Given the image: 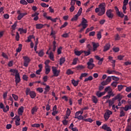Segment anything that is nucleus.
<instances>
[{
    "instance_id": "nucleus-1",
    "label": "nucleus",
    "mask_w": 131,
    "mask_h": 131,
    "mask_svg": "<svg viewBox=\"0 0 131 131\" xmlns=\"http://www.w3.org/2000/svg\"><path fill=\"white\" fill-rule=\"evenodd\" d=\"M88 20L84 17L82 18L81 23L78 26V27H80V26H82V28L79 31L80 33H81L83 31H84V29L88 27Z\"/></svg>"
},
{
    "instance_id": "nucleus-2",
    "label": "nucleus",
    "mask_w": 131,
    "mask_h": 131,
    "mask_svg": "<svg viewBox=\"0 0 131 131\" xmlns=\"http://www.w3.org/2000/svg\"><path fill=\"white\" fill-rule=\"evenodd\" d=\"M121 99H122V95L120 94H118L114 98H113L112 100H108V107H111V106L114 104V101H116V100L121 101Z\"/></svg>"
},
{
    "instance_id": "nucleus-3",
    "label": "nucleus",
    "mask_w": 131,
    "mask_h": 131,
    "mask_svg": "<svg viewBox=\"0 0 131 131\" xmlns=\"http://www.w3.org/2000/svg\"><path fill=\"white\" fill-rule=\"evenodd\" d=\"M99 12L98 13V16H103L104 14H105V12L106 10L105 9V3H102L99 5Z\"/></svg>"
},
{
    "instance_id": "nucleus-4",
    "label": "nucleus",
    "mask_w": 131,
    "mask_h": 131,
    "mask_svg": "<svg viewBox=\"0 0 131 131\" xmlns=\"http://www.w3.org/2000/svg\"><path fill=\"white\" fill-rule=\"evenodd\" d=\"M26 94L27 96L30 95L31 99H34V98L36 97V94L35 93V92L34 91H30V89L29 88H27L26 90Z\"/></svg>"
},
{
    "instance_id": "nucleus-5",
    "label": "nucleus",
    "mask_w": 131,
    "mask_h": 131,
    "mask_svg": "<svg viewBox=\"0 0 131 131\" xmlns=\"http://www.w3.org/2000/svg\"><path fill=\"white\" fill-rule=\"evenodd\" d=\"M81 13H82V8L80 7L79 9L77 14H76L72 19L71 21H77L78 20V16H80L81 15Z\"/></svg>"
},
{
    "instance_id": "nucleus-6",
    "label": "nucleus",
    "mask_w": 131,
    "mask_h": 131,
    "mask_svg": "<svg viewBox=\"0 0 131 131\" xmlns=\"http://www.w3.org/2000/svg\"><path fill=\"white\" fill-rule=\"evenodd\" d=\"M93 63H94V59L90 58L89 61L87 63L88 69L92 70V69L95 67V64Z\"/></svg>"
},
{
    "instance_id": "nucleus-7",
    "label": "nucleus",
    "mask_w": 131,
    "mask_h": 131,
    "mask_svg": "<svg viewBox=\"0 0 131 131\" xmlns=\"http://www.w3.org/2000/svg\"><path fill=\"white\" fill-rule=\"evenodd\" d=\"M52 69L53 73V76H55L56 77L59 76V75H60V71L57 70V67H52Z\"/></svg>"
},
{
    "instance_id": "nucleus-8",
    "label": "nucleus",
    "mask_w": 131,
    "mask_h": 131,
    "mask_svg": "<svg viewBox=\"0 0 131 131\" xmlns=\"http://www.w3.org/2000/svg\"><path fill=\"white\" fill-rule=\"evenodd\" d=\"M23 59L24 60V66L25 67H28V64H29V62H30L31 60L28 56H24Z\"/></svg>"
},
{
    "instance_id": "nucleus-9",
    "label": "nucleus",
    "mask_w": 131,
    "mask_h": 131,
    "mask_svg": "<svg viewBox=\"0 0 131 131\" xmlns=\"http://www.w3.org/2000/svg\"><path fill=\"white\" fill-rule=\"evenodd\" d=\"M112 12H113V10L111 9H109L108 10H107L106 12V15L108 18H110V19H112L113 17H114V15L113 13H112Z\"/></svg>"
},
{
    "instance_id": "nucleus-10",
    "label": "nucleus",
    "mask_w": 131,
    "mask_h": 131,
    "mask_svg": "<svg viewBox=\"0 0 131 131\" xmlns=\"http://www.w3.org/2000/svg\"><path fill=\"white\" fill-rule=\"evenodd\" d=\"M93 47V51L95 52V51H97V48L98 47H100V45H99V43H95L94 42H92Z\"/></svg>"
},
{
    "instance_id": "nucleus-11",
    "label": "nucleus",
    "mask_w": 131,
    "mask_h": 131,
    "mask_svg": "<svg viewBox=\"0 0 131 131\" xmlns=\"http://www.w3.org/2000/svg\"><path fill=\"white\" fill-rule=\"evenodd\" d=\"M38 15H39V13L37 12H35V13L32 14V17H35L33 19L34 21H37V20H38Z\"/></svg>"
},
{
    "instance_id": "nucleus-12",
    "label": "nucleus",
    "mask_w": 131,
    "mask_h": 131,
    "mask_svg": "<svg viewBox=\"0 0 131 131\" xmlns=\"http://www.w3.org/2000/svg\"><path fill=\"white\" fill-rule=\"evenodd\" d=\"M17 112L18 115H23V112H24V107L21 106L20 108H18Z\"/></svg>"
},
{
    "instance_id": "nucleus-13",
    "label": "nucleus",
    "mask_w": 131,
    "mask_h": 131,
    "mask_svg": "<svg viewBox=\"0 0 131 131\" xmlns=\"http://www.w3.org/2000/svg\"><path fill=\"white\" fill-rule=\"evenodd\" d=\"M15 82H20L21 81V79L20 78V74H16L15 75Z\"/></svg>"
},
{
    "instance_id": "nucleus-14",
    "label": "nucleus",
    "mask_w": 131,
    "mask_h": 131,
    "mask_svg": "<svg viewBox=\"0 0 131 131\" xmlns=\"http://www.w3.org/2000/svg\"><path fill=\"white\" fill-rule=\"evenodd\" d=\"M45 91L44 92L43 94L45 95H47L49 92H50V90H51V88L49 85H47L46 87L45 88Z\"/></svg>"
},
{
    "instance_id": "nucleus-15",
    "label": "nucleus",
    "mask_w": 131,
    "mask_h": 131,
    "mask_svg": "<svg viewBox=\"0 0 131 131\" xmlns=\"http://www.w3.org/2000/svg\"><path fill=\"white\" fill-rule=\"evenodd\" d=\"M110 47L111 45L109 43H106L105 46L104 47L103 52H107L109 49H110Z\"/></svg>"
},
{
    "instance_id": "nucleus-16",
    "label": "nucleus",
    "mask_w": 131,
    "mask_h": 131,
    "mask_svg": "<svg viewBox=\"0 0 131 131\" xmlns=\"http://www.w3.org/2000/svg\"><path fill=\"white\" fill-rule=\"evenodd\" d=\"M27 13H19L17 17V20H21V18L24 17V16H26Z\"/></svg>"
},
{
    "instance_id": "nucleus-17",
    "label": "nucleus",
    "mask_w": 131,
    "mask_h": 131,
    "mask_svg": "<svg viewBox=\"0 0 131 131\" xmlns=\"http://www.w3.org/2000/svg\"><path fill=\"white\" fill-rule=\"evenodd\" d=\"M45 73L46 74H49V72H51V68H50V66H47L45 67Z\"/></svg>"
},
{
    "instance_id": "nucleus-18",
    "label": "nucleus",
    "mask_w": 131,
    "mask_h": 131,
    "mask_svg": "<svg viewBox=\"0 0 131 131\" xmlns=\"http://www.w3.org/2000/svg\"><path fill=\"white\" fill-rule=\"evenodd\" d=\"M36 54H38L39 57H43V55H45V52H43V50H40L39 52L36 53Z\"/></svg>"
},
{
    "instance_id": "nucleus-19",
    "label": "nucleus",
    "mask_w": 131,
    "mask_h": 131,
    "mask_svg": "<svg viewBox=\"0 0 131 131\" xmlns=\"http://www.w3.org/2000/svg\"><path fill=\"white\" fill-rule=\"evenodd\" d=\"M78 82H79L78 80L75 81L74 79L72 80V83L74 86H77V85H78Z\"/></svg>"
},
{
    "instance_id": "nucleus-20",
    "label": "nucleus",
    "mask_w": 131,
    "mask_h": 131,
    "mask_svg": "<svg viewBox=\"0 0 131 131\" xmlns=\"http://www.w3.org/2000/svg\"><path fill=\"white\" fill-rule=\"evenodd\" d=\"M43 27V25L41 24H37L36 25V29H41Z\"/></svg>"
},
{
    "instance_id": "nucleus-21",
    "label": "nucleus",
    "mask_w": 131,
    "mask_h": 131,
    "mask_svg": "<svg viewBox=\"0 0 131 131\" xmlns=\"http://www.w3.org/2000/svg\"><path fill=\"white\" fill-rule=\"evenodd\" d=\"M38 110V108H37L36 106L33 107V108L31 110V113L32 115H34V112H37Z\"/></svg>"
},
{
    "instance_id": "nucleus-22",
    "label": "nucleus",
    "mask_w": 131,
    "mask_h": 131,
    "mask_svg": "<svg viewBox=\"0 0 131 131\" xmlns=\"http://www.w3.org/2000/svg\"><path fill=\"white\" fill-rule=\"evenodd\" d=\"M92 101L93 103H95V104H97L98 103V98L95 96H92Z\"/></svg>"
},
{
    "instance_id": "nucleus-23",
    "label": "nucleus",
    "mask_w": 131,
    "mask_h": 131,
    "mask_svg": "<svg viewBox=\"0 0 131 131\" xmlns=\"http://www.w3.org/2000/svg\"><path fill=\"white\" fill-rule=\"evenodd\" d=\"M65 62V57H61L60 58L59 64L62 66Z\"/></svg>"
},
{
    "instance_id": "nucleus-24",
    "label": "nucleus",
    "mask_w": 131,
    "mask_h": 131,
    "mask_svg": "<svg viewBox=\"0 0 131 131\" xmlns=\"http://www.w3.org/2000/svg\"><path fill=\"white\" fill-rule=\"evenodd\" d=\"M22 50V44L18 45V48L16 50L17 53H20Z\"/></svg>"
},
{
    "instance_id": "nucleus-25",
    "label": "nucleus",
    "mask_w": 131,
    "mask_h": 131,
    "mask_svg": "<svg viewBox=\"0 0 131 131\" xmlns=\"http://www.w3.org/2000/svg\"><path fill=\"white\" fill-rule=\"evenodd\" d=\"M49 58L50 60H52V61H54L55 60L54 59V53H53L52 52H51L49 54Z\"/></svg>"
},
{
    "instance_id": "nucleus-26",
    "label": "nucleus",
    "mask_w": 131,
    "mask_h": 131,
    "mask_svg": "<svg viewBox=\"0 0 131 131\" xmlns=\"http://www.w3.org/2000/svg\"><path fill=\"white\" fill-rule=\"evenodd\" d=\"M83 51H75V54L76 56H80L82 54Z\"/></svg>"
},
{
    "instance_id": "nucleus-27",
    "label": "nucleus",
    "mask_w": 131,
    "mask_h": 131,
    "mask_svg": "<svg viewBox=\"0 0 131 131\" xmlns=\"http://www.w3.org/2000/svg\"><path fill=\"white\" fill-rule=\"evenodd\" d=\"M93 78L92 76H90L88 78H85L84 80V81L85 82H86V81H91V80H93Z\"/></svg>"
},
{
    "instance_id": "nucleus-28",
    "label": "nucleus",
    "mask_w": 131,
    "mask_h": 131,
    "mask_svg": "<svg viewBox=\"0 0 131 131\" xmlns=\"http://www.w3.org/2000/svg\"><path fill=\"white\" fill-rule=\"evenodd\" d=\"M124 86H126L125 85H118V90L119 91V92H121V91L122 90V89H123V88H124Z\"/></svg>"
},
{
    "instance_id": "nucleus-29",
    "label": "nucleus",
    "mask_w": 131,
    "mask_h": 131,
    "mask_svg": "<svg viewBox=\"0 0 131 131\" xmlns=\"http://www.w3.org/2000/svg\"><path fill=\"white\" fill-rule=\"evenodd\" d=\"M10 72H12V73H15V74H19L18 73V70L17 69H11Z\"/></svg>"
},
{
    "instance_id": "nucleus-30",
    "label": "nucleus",
    "mask_w": 131,
    "mask_h": 131,
    "mask_svg": "<svg viewBox=\"0 0 131 131\" xmlns=\"http://www.w3.org/2000/svg\"><path fill=\"white\" fill-rule=\"evenodd\" d=\"M4 112H8V111H9V109H10V107L9 106V105H6V107H4L3 108H2Z\"/></svg>"
},
{
    "instance_id": "nucleus-31",
    "label": "nucleus",
    "mask_w": 131,
    "mask_h": 131,
    "mask_svg": "<svg viewBox=\"0 0 131 131\" xmlns=\"http://www.w3.org/2000/svg\"><path fill=\"white\" fill-rule=\"evenodd\" d=\"M83 53H84V56H85L91 55V51L90 50H88V51H83Z\"/></svg>"
},
{
    "instance_id": "nucleus-32",
    "label": "nucleus",
    "mask_w": 131,
    "mask_h": 131,
    "mask_svg": "<svg viewBox=\"0 0 131 131\" xmlns=\"http://www.w3.org/2000/svg\"><path fill=\"white\" fill-rule=\"evenodd\" d=\"M109 117H110V116H109V115H107L105 113L104 115V118L105 121H107L108 119H109Z\"/></svg>"
},
{
    "instance_id": "nucleus-33",
    "label": "nucleus",
    "mask_w": 131,
    "mask_h": 131,
    "mask_svg": "<svg viewBox=\"0 0 131 131\" xmlns=\"http://www.w3.org/2000/svg\"><path fill=\"white\" fill-rule=\"evenodd\" d=\"M117 84H118V82L113 81L111 85H112V86H113L114 88H116V86H117Z\"/></svg>"
},
{
    "instance_id": "nucleus-34",
    "label": "nucleus",
    "mask_w": 131,
    "mask_h": 131,
    "mask_svg": "<svg viewBox=\"0 0 131 131\" xmlns=\"http://www.w3.org/2000/svg\"><path fill=\"white\" fill-rule=\"evenodd\" d=\"M56 41L54 40L53 42V52H55L56 51Z\"/></svg>"
},
{
    "instance_id": "nucleus-35",
    "label": "nucleus",
    "mask_w": 131,
    "mask_h": 131,
    "mask_svg": "<svg viewBox=\"0 0 131 131\" xmlns=\"http://www.w3.org/2000/svg\"><path fill=\"white\" fill-rule=\"evenodd\" d=\"M85 68V67L82 66V65H79L77 67V70H80L81 69H84Z\"/></svg>"
},
{
    "instance_id": "nucleus-36",
    "label": "nucleus",
    "mask_w": 131,
    "mask_h": 131,
    "mask_svg": "<svg viewBox=\"0 0 131 131\" xmlns=\"http://www.w3.org/2000/svg\"><path fill=\"white\" fill-rule=\"evenodd\" d=\"M126 6H127L126 4H123V5L122 9L124 14H126V12H125V10H126Z\"/></svg>"
},
{
    "instance_id": "nucleus-37",
    "label": "nucleus",
    "mask_w": 131,
    "mask_h": 131,
    "mask_svg": "<svg viewBox=\"0 0 131 131\" xmlns=\"http://www.w3.org/2000/svg\"><path fill=\"white\" fill-rule=\"evenodd\" d=\"M73 73H74V72H73V71H72L70 69H68L67 71V74H68V75H70V74H73Z\"/></svg>"
},
{
    "instance_id": "nucleus-38",
    "label": "nucleus",
    "mask_w": 131,
    "mask_h": 131,
    "mask_svg": "<svg viewBox=\"0 0 131 131\" xmlns=\"http://www.w3.org/2000/svg\"><path fill=\"white\" fill-rule=\"evenodd\" d=\"M97 38L98 39H101V38H102V33H101L100 31L98 32Z\"/></svg>"
},
{
    "instance_id": "nucleus-39",
    "label": "nucleus",
    "mask_w": 131,
    "mask_h": 131,
    "mask_svg": "<svg viewBox=\"0 0 131 131\" xmlns=\"http://www.w3.org/2000/svg\"><path fill=\"white\" fill-rule=\"evenodd\" d=\"M109 127H108V126L106 124H103V125L102 126V129H104V130H106V129H108Z\"/></svg>"
},
{
    "instance_id": "nucleus-40",
    "label": "nucleus",
    "mask_w": 131,
    "mask_h": 131,
    "mask_svg": "<svg viewBox=\"0 0 131 131\" xmlns=\"http://www.w3.org/2000/svg\"><path fill=\"white\" fill-rule=\"evenodd\" d=\"M12 96L13 99L15 100V101H18V99H19V97H18V96L14 94H12Z\"/></svg>"
},
{
    "instance_id": "nucleus-41",
    "label": "nucleus",
    "mask_w": 131,
    "mask_h": 131,
    "mask_svg": "<svg viewBox=\"0 0 131 131\" xmlns=\"http://www.w3.org/2000/svg\"><path fill=\"white\" fill-rule=\"evenodd\" d=\"M84 121L89 122H93L94 121V120L91 118H89L88 119H84Z\"/></svg>"
},
{
    "instance_id": "nucleus-42",
    "label": "nucleus",
    "mask_w": 131,
    "mask_h": 131,
    "mask_svg": "<svg viewBox=\"0 0 131 131\" xmlns=\"http://www.w3.org/2000/svg\"><path fill=\"white\" fill-rule=\"evenodd\" d=\"M18 31H20V32H24V33H26L27 32V29H23L21 28H19Z\"/></svg>"
},
{
    "instance_id": "nucleus-43",
    "label": "nucleus",
    "mask_w": 131,
    "mask_h": 131,
    "mask_svg": "<svg viewBox=\"0 0 131 131\" xmlns=\"http://www.w3.org/2000/svg\"><path fill=\"white\" fill-rule=\"evenodd\" d=\"M67 25H68V23H67V21H66L63 25H62L60 27V29H62V28H64V27H66V26H67Z\"/></svg>"
},
{
    "instance_id": "nucleus-44",
    "label": "nucleus",
    "mask_w": 131,
    "mask_h": 131,
    "mask_svg": "<svg viewBox=\"0 0 131 131\" xmlns=\"http://www.w3.org/2000/svg\"><path fill=\"white\" fill-rule=\"evenodd\" d=\"M118 17H120L121 18H123L124 17V14L122 12H118V13L117 14Z\"/></svg>"
},
{
    "instance_id": "nucleus-45",
    "label": "nucleus",
    "mask_w": 131,
    "mask_h": 131,
    "mask_svg": "<svg viewBox=\"0 0 131 131\" xmlns=\"http://www.w3.org/2000/svg\"><path fill=\"white\" fill-rule=\"evenodd\" d=\"M70 114H71V111H70V109H69V108H68L66 115H67L68 116H70Z\"/></svg>"
},
{
    "instance_id": "nucleus-46",
    "label": "nucleus",
    "mask_w": 131,
    "mask_h": 131,
    "mask_svg": "<svg viewBox=\"0 0 131 131\" xmlns=\"http://www.w3.org/2000/svg\"><path fill=\"white\" fill-rule=\"evenodd\" d=\"M113 79L114 80H115V81H118V80H119V77H116L115 76H112Z\"/></svg>"
},
{
    "instance_id": "nucleus-47",
    "label": "nucleus",
    "mask_w": 131,
    "mask_h": 131,
    "mask_svg": "<svg viewBox=\"0 0 131 131\" xmlns=\"http://www.w3.org/2000/svg\"><path fill=\"white\" fill-rule=\"evenodd\" d=\"M31 126H32V127H39V126H40V124L35 123V124H32Z\"/></svg>"
},
{
    "instance_id": "nucleus-48",
    "label": "nucleus",
    "mask_w": 131,
    "mask_h": 131,
    "mask_svg": "<svg viewBox=\"0 0 131 131\" xmlns=\"http://www.w3.org/2000/svg\"><path fill=\"white\" fill-rule=\"evenodd\" d=\"M40 6L43 8H48L49 7V5H47L46 3H43L40 4Z\"/></svg>"
},
{
    "instance_id": "nucleus-49",
    "label": "nucleus",
    "mask_w": 131,
    "mask_h": 131,
    "mask_svg": "<svg viewBox=\"0 0 131 131\" xmlns=\"http://www.w3.org/2000/svg\"><path fill=\"white\" fill-rule=\"evenodd\" d=\"M19 38H20V36L19 35V33L18 32H16V35L15 36V39L17 41H19Z\"/></svg>"
},
{
    "instance_id": "nucleus-50",
    "label": "nucleus",
    "mask_w": 131,
    "mask_h": 131,
    "mask_svg": "<svg viewBox=\"0 0 131 131\" xmlns=\"http://www.w3.org/2000/svg\"><path fill=\"white\" fill-rule=\"evenodd\" d=\"M20 3L21 5H28V3H27V2H26V1L25 0H21L20 1Z\"/></svg>"
},
{
    "instance_id": "nucleus-51",
    "label": "nucleus",
    "mask_w": 131,
    "mask_h": 131,
    "mask_svg": "<svg viewBox=\"0 0 131 131\" xmlns=\"http://www.w3.org/2000/svg\"><path fill=\"white\" fill-rule=\"evenodd\" d=\"M36 91L37 92H38V93H41L43 92V89L42 88H38L36 89Z\"/></svg>"
},
{
    "instance_id": "nucleus-52",
    "label": "nucleus",
    "mask_w": 131,
    "mask_h": 131,
    "mask_svg": "<svg viewBox=\"0 0 131 131\" xmlns=\"http://www.w3.org/2000/svg\"><path fill=\"white\" fill-rule=\"evenodd\" d=\"M77 60H78V58H75L73 59L72 62L73 65H76L77 64Z\"/></svg>"
},
{
    "instance_id": "nucleus-53",
    "label": "nucleus",
    "mask_w": 131,
    "mask_h": 131,
    "mask_svg": "<svg viewBox=\"0 0 131 131\" xmlns=\"http://www.w3.org/2000/svg\"><path fill=\"white\" fill-rule=\"evenodd\" d=\"M62 122L63 125H67L68 124V120L66 119L63 120Z\"/></svg>"
},
{
    "instance_id": "nucleus-54",
    "label": "nucleus",
    "mask_w": 131,
    "mask_h": 131,
    "mask_svg": "<svg viewBox=\"0 0 131 131\" xmlns=\"http://www.w3.org/2000/svg\"><path fill=\"white\" fill-rule=\"evenodd\" d=\"M113 51L115 52V53H118V52L119 51V48L116 47V48H113Z\"/></svg>"
},
{
    "instance_id": "nucleus-55",
    "label": "nucleus",
    "mask_w": 131,
    "mask_h": 131,
    "mask_svg": "<svg viewBox=\"0 0 131 131\" xmlns=\"http://www.w3.org/2000/svg\"><path fill=\"white\" fill-rule=\"evenodd\" d=\"M74 118H76L77 119H78L79 120H81V119H83V116L80 115L78 117H75Z\"/></svg>"
},
{
    "instance_id": "nucleus-56",
    "label": "nucleus",
    "mask_w": 131,
    "mask_h": 131,
    "mask_svg": "<svg viewBox=\"0 0 131 131\" xmlns=\"http://www.w3.org/2000/svg\"><path fill=\"white\" fill-rule=\"evenodd\" d=\"M105 81L107 84L109 83V82L111 81V77L110 76L107 77V79L105 80Z\"/></svg>"
},
{
    "instance_id": "nucleus-57",
    "label": "nucleus",
    "mask_w": 131,
    "mask_h": 131,
    "mask_svg": "<svg viewBox=\"0 0 131 131\" xmlns=\"http://www.w3.org/2000/svg\"><path fill=\"white\" fill-rule=\"evenodd\" d=\"M125 115V113L123 111H121L120 113V117H123V116H124Z\"/></svg>"
},
{
    "instance_id": "nucleus-58",
    "label": "nucleus",
    "mask_w": 131,
    "mask_h": 131,
    "mask_svg": "<svg viewBox=\"0 0 131 131\" xmlns=\"http://www.w3.org/2000/svg\"><path fill=\"white\" fill-rule=\"evenodd\" d=\"M23 79H24V80H26V81H27V80H28V77L26 75H24L23 76Z\"/></svg>"
},
{
    "instance_id": "nucleus-59",
    "label": "nucleus",
    "mask_w": 131,
    "mask_h": 131,
    "mask_svg": "<svg viewBox=\"0 0 131 131\" xmlns=\"http://www.w3.org/2000/svg\"><path fill=\"white\" fill-rule=\"evenodd\" d=\"M95 34H96V32L92 31V32H90L89 36H95Z\"/></svg>"
},
{
    "instance_id": "nucleus-60",
    "label": "nucleus",
    "mask_w": 131,
    "mask_h": 131,
    "mask_svg": "<svg viewBox=\"0 0 131 131\" xmlns=\"http://www.w3.org/2000/svg\"><path fill=\"white\" fill-rule=\"evenodd\" d=\"M11 27L13 30H15L16 29V27H17V23H15Z\"/></svg>"
},
{
    "instance_id": "nucleus-61",
    "label": "nucleus",
    "mask_w": 131,
    "mask_h": 131,
    "mask_svg": "<svg viewBox=\"0 0 131 131\" xmlns=\"http://www.w3.org/2000/svg\"><path fill=\"white\" fill-rule=\"evenodd\" d=\"M86 48L88 49V51H92L93 50V47H92V46H91L90 44H88L86 46Z\"/></svg>"
},
{
    "instance_id": "nucleus-62",
    "label": "nucleus",
    "mask_w": 131,
    "mask_h": 131,
    "mask_svg": "<svg viewBox=\"0 0 131 131\" xmlns=\"http://www.w3.org/2000/svg\"><path fill=\"white\" fill-rule=\"evenodd\" d=\"M74 10H75V7L74 6H71V7L70 8V12H72L73 11H74Z\"/></svg>"
},
{
    "instance_id": "nucleus-63",
    "label": "nucleus",
    "mask_w": 131,
    "mask_h": 131,
    "mask_svg": "<svg viewBox=\"0 0 131 131\" xmlns=\"http://www.w3.org/2000/svg\"><path fill=\"white\" fill-rule=\"evenodd\" d=\"M106 113L107 115L110 116L112 114V112L109 110L106 111V112L105 113Z\"/></svg>"
},
{
    "instance_id": "nucleus-64",
    "label": "nucleus",
    "mask_w": 131,
    "mask_h": 131,
    "mask_svg": "<svg viewBox=\"0 0 131 131\" xmlns=\"http://www.w3.org/2000/svg\"><path fill=\"white\" fill-rule=\"evenodd\" d=\"M96 96L98 97V98H101V97H102L101 92H100V91H98L96 93Z\"/></svg>"
}]
</instances>
